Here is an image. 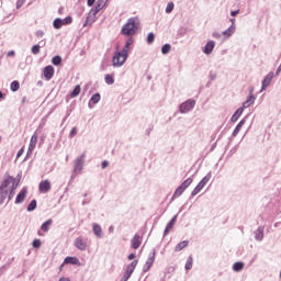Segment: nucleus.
<instances>
[{
  "instance_id": "f257e3e1",
  "label": "nucleus",
  "mask_w": 281,
  "mask_h": 281,
  "mask_svg": "<svg viewBox=\"0 0 281 281\" xmlns=\"http://www.w3.org/2000/svg\"><path fill=\"white\" fill-rule=\"evenodd\" d=\"M139 30H142V21L138 16H132L122 26L121 34L123 36H127L128 38H133V36H135Z\"/></svg>"
},
{
  "instance_id": "f03ea898",
  "label": "nucleus",
  "mask_w": 281,
  "mask_h": 281,
  "mask_svg": "<svg viewBox=\"0 0 281 281\" xmlns=\"http://www.w3.org/2000/svg\"><path fill=\"white\" fill-rule=\"evenodd\" d=\"M106 1L109 0L97 1V4L89 11L86 22L83 23V27H86V25H93V23H95V15L98 12H100V10L106 7Z\"/></svg>"
},
{
  "instance_id": "7ed1b4c3",
  "label": "nucleus",
  "mask_w": 281,
  "mask_h": 281,
  "mask_svg": "<svg viewBox=\"0 0 281 281\" xmlns=\"http://www.w3.org/2000/svg\"><path fill=\"white\" fill-rule=\"evenodd\" d=\"M71 23H74V18H71V15H68L65 19L56 18L53 21V27L55 30H60L63 25H71Z\"/></svg>"
},
{
  "instance_id": "20e7f679",
  "label": "nucleus",
  "mask_w": 281,
  "mask_h": 281,
  "mask_svg": "<svg viewBox=\"0 0 281 281\" xmlns=\"http://www.w3.org/2000/svg\"><path fill=\"white\" fill-rule=\"evenodd\" d=\"M194 106H196V101L194 99H189L179 105V111L182 114L190 113Z\"/></svg>"
},
{
  "instance_id": "39448f33",
  "label": "nucleus",
  "mask_w": 281,
  "mask_h": 281,
  "mask_svg": "<svg viewBox=\"0 0 281 281\" xmlns=\"http://www.w3.org/2000/svg\"><path fill=\"white\" fill-rule=\"evenodd\" d=\"M85 159H87V153H82L75 159L74 172L80 173L85 168Z\"/></svg>"
},
{
  "instance_id": "423d86ee",
  "label": "nucleus",
  "mask_w": 281,
  "mask_h": 281,
  "mask_svg": "<svg viewBox=\"0 0 281 281\" xmlns=\"http://www.w3.org/2000/svg\"><path fill=\"white\" fill-rule=\"evenodd\" d=\"M156 254H157V250H155V248H153L145 265L143 266V273H148V271H150V268L153 267V265H155Z\"/></svg>"
},
{
  "instance_id": "0eeeda50",
  "label": "nucleus",
  "mask_w": 281,
  "mask_h": 281,
  "mask_svg": "<svg viewBox=\"0 0 281 281\" xmlns=\"http://www.w3.org/2000/svg\"><path fill=\"white\" fill-rule=\"evenodd\" d=\"M126 63V59H124V54L121 52H116L112 58L113 67H122Z\"/></svg>"
},
{
  "instance_id": "6e6552de",
  "label": "nucleus",
  "mask_w": 281,
  "mask_h": 281,
  "mask_svg": "<svg viewBox=\"0 0 281 281\" xmlns=\"http://www.w3.org/2000/svg\"><path fill=\"white\" fill-rule=\"evenodd\" d=\"M10 183H16V179H14V177L10 176V173L5 172L3 180L0 184V190H5V188H8V186H10Z\"/></svg>"
},
{
  "instance_id": "1a4fd4ad",
  "label": "nucleus",
  "mask_w": 281,
  "mask_h": 281,
  "mask_svg": "<svg viewBox=\"0 0 281 281\" xmlns=\"http://www.w3.org/2000/svg\"><path fill=\"white\" fill-rule=\"evenodd\" d=\"M38 190H40L41 194H47V192H49V190H52V182H49V180L41 181L38 184Z\"/></svg>"
},
{
  "instance_id": "9d476101",
  "label": "nucleus",
  "mask_w": 281,
  "mask_h": 281,
  "mask_svg": "<svg viewBox=\"0 0 281 281\" xmlns=\"http://www.w3.org/2000/svg\"><path fill=\"white\" fill-rule=\"evenodd\" d=\"M27 196V187H23L15 198V205H21Z\"/></svg>"
},
{
  "instance_id": "9b49d317",
  "label": "nucleus",
  "mask_w": 281,
  "mask_h": 281,
  "mask_svg": "<svg viewBox=\"0 0 281 281\" xmlns=\"http://www.w3.org/2000/svg\"><path fill=\"white\" fill-rule=\"evenodd\" d=\"M131 45H133V37H127V40L125 41V45L121 50V54H123L124 60L128 58V49H131Z\"/></svg>"
},
{
  "instance_id": "f8f14e48",
  "label": "nucleus",
  "mask_w": 281,
  "mask_h": 281,
  "mask_svg": "<svg viewBox=\"0 0 281 281\" xmlns=\"http://www.w3.org/2000/svg\"><path fill=\"white\" fill-rule=\"evenodd\" d=\"M273 71H270L262 80L261 82V91L267 90V88L269 87V85H271V80H273Z\"/></svg>"
},
{
  "instance_id": "ddd939ff",
  "label": "nucleus",
  "mask_w": 281,
  "mask_h": 281,
  "mask_svg": "<svg viewBox=\"0 0 281 281\" xmlns=\"http://www.w3.org/2000/svg\"><path fill=\"white\" fill-rule=\"evenodd\" d=\"M255 240L262 243L265 240V226H259L255 232Z\"/></svg>"
},
{
  "instance_id": "4468645a",
  "label": "nucleus",
  "mask_w": 281,
  "mask_h": 281,
  "mask_svg": "<svg viewBox=\"0 0 281 281\" xmlns=\"http://www.w3.org/2000/svg\"><path fill=\"white\" fill-rule=\"evenodd\" d=\"M75 247L79 249V251H87V241H85L82 237H77L75 239Z\"/></svg>"
},
{
  "instance_id": "2eb2a0df",
  "label": "nucleus",
  "mask_w": 281,
  "mask_h": 281,
  "mask_svg": "<svg viewBox=\"0 0 281 281\" xmlns=\"http://www.w3.org/2000/svg\"><path fill=\"white\" fill-rule=\"evenodd\" d=\"M214 47H216V42L209 41L203 48V54H206V56H210V54L214 52Z\"/></svg>"
},
{
  "instance_id": "dca6fc26",
  "label": "nucleus",
  "mask_w": 281,
  "mask_h": 281,
  "mask_svg": "<svg viewBox=\"0 0 281 281\" xmlns=\"http://www.w3.org/2000/svg\"><path fill=\"white\" fill-rule=\"evenodd\" d=\"M247 122V117H244L239 121V123L236 125L235 130L232 133V137H237L238 134L240 133V130L243 128V126H245Z\"/></svg>"
},
{
  "instance_id": "f3484780",
  "label": "nucleus",
  "mask_w": 281,
  "mask_h": 281,
  "mask_svg": "<svg viewBox=\"0 0 281 281\" xmlns=\"http://www.w3.org/2000/svg\"><path fill=\"white\" fill-rule=\"evenodd\" d=\"M44 78L46 80H52V78H54V66L48 65L44 68Z\"/></svg>"
},
{
  "instance_id": "a211bd4d",
  "label": "nucleus",
  "mask_w": 281,
  "mask_h": 281,
  "mask_svg": "<svg viewBox=\"0 0 281 281\" xmlns=\"http://www.w3.org/2000/svg\"><path fill=\"white\" fill-rule=\"evenodd\" d=\"M36 144H38V135H36V133H34L31 136V140H30V144H29V153L34 151V148H36Z\"/></svg>"
},
{
  "instance_id": "6ab92c4d",
  "label": "nucleus",
  "mask_w": 281,
  "mask_h": 281,
  "mask_svg": "<svg viewBox=\"0 0 281 281\" xmlns=\"http://www.w3.org/2000/svg\"><path fill=\"white\" fill-rule=\"evenodd\" d=\"M131 243L133 249H139V246L142 245V237L139 236V234H135Z\"/></svg>"
},
{
  "instance_id": "aec40b11",
  "label": "nucleus",
  "mask_w": 281,
  "mask_h": 281,
  "mask_svg": "<svg viewBox=\"0 0 281 281\" xmlns=\"http://www.w3.org/2000/svg\"><path fill=\"white\" fill-rule=\"evenodd\" d=\"M139 261L136 259L134 261H132L131 263H128L125 268V273L130 274V276H133V272L135 271L136 267H137V263Z\"/></svg>"
},
{
  "instance_id": "412c9836",
  "label": "nucleus",
  "mask_w": 281,
  "mask_h": 281,
  "mask_svg": "<svg viewBox=\"0 0 281 281\" xmlns=\"http://www.w3.org/2000/svg\"><path fill=\"white\" fill-rule=\"evenodd\" d=\"M255 102L256 95H248L246 101L243 103V106H240V109L245 111V109H249V106H251V104H254Z\"/></svg>"
},
{
  "instance_id": "4be33fe9",
  "label": "nucleus",
  "mask_w": 281,
  "mask_h": 281,
  "mask_svg": "<svg viewBox=\"0 0 281 281\" xmlns=\"http://www.w3.org/2000/svg\"><path fill=\"white\" fill-rule=\"evenodd\" d=\"M102 99V97L100 95V93H94L91 98H90V100H89V102H88V106H89V109H93V105L92 104H98V102H100V100Z\"/></svg>"
},
{
  "instance_id": "5701e85b",
  "label": "nucleus",
  "mask_w": 281,
  "mask_h": 281,
  "mask_svg": "<svg viewBox=\"0 0 281 281\" xmlns=\"http://www.w3.org/2000/svg\"><path fill=\"white\" fill-rule=\"evenodd\" d=\"M92 229H93V234L94 236H97V238H102V236H104L103 232H102V226H100V224H92Z\"/></svg>"
},
{
  "instance_id": "b1692460",
  "label": "nucleus",
  "mask_w": 281,
  "mask_h": 281,
  "mask_svg": "<svg viewBox=\"0 0 281 281\" xmlns=\"http://www.w3.org/2000/svg\"><path fill=\"white\" fill-rule=\"evenodd\" d=\"M64 265H77L80 267V259H78V257H66L64 259Z\"/></svg>"
},
{
  "instance_id": "393cba45",
  "label": "nucleus",
  "mask_w": 281,
  "mask_h": 281,
  "mask_svg": "<svg viewBox=\"0 0 281 281\" xmlns=\"http://www.w3.org/2000/svg\"><path fill=\"white\" fill-rule=\"evenodd\" d=\"M244 111H245V110H244L243 108H238V109L235 111V113L232 115L231 122H232L233 124H236V121H237V120H240V115H243Z\"/></svg>"
},
{
  "instance_id": "a878e982",
  "label": "nucleus",
  "mask_w": 281,
  "mask_h": 281,
  "mask_svg": "<svg viewBox=\"0 0 281 281\" xmlns=\"http://www.w3.org/2000/svg\"><path fill=\"white\" fill-rule=\"evenodd\" d=\"M236 32V24H231L228 29H226L222 34L226 38H229V36H233Z\"/></svg>"
},
{
  "instance_id": "bb28decb",
  "label": "nucleus",
  "mask_w": 281,
  "mask_h": 281,
  "mask_svg": "<svg viewBox=\"0 0 281 281\" xmlns=\"http://www.w3.org/2000/svg\"><path fill=\"white\" fill-rule=\"evenodd\" d=\"M183 192H186V189L180 184L176 189L175 193L172 194L171 201H175L176 199H179V196H181V194H183Z\"/></svg>"
},
{
  "instance_id": "cd10ccee",
  "label": "nucleus",
  "mask_w": 281,
  "mask_h": 281,
  "mask_svg": "<svg viewBox=\"0 0 281 281\" xmlns=\"http://www.w3.org/2000/svg\"><path fill=\"white\" fill-rule=\"evenodd\" d=\"M189 245H190V241H189V240L180 241L178 245H176L175 251H176V252H178V251H183V249H186V247H188Z\"/></svg>"
},
{
  "instance_id": "c85d7f7f",
  "label": "nucleus",
  "mask_w": 281,
  "mask_h": 281,
  "mask_svg": "<svg viewBox=\"0 0 281 281\" xmlns=\"http://www.w3.org/2000/svg\"><path fill=\"white\" fill-rule=\"evenodd\" d=\"M16 188H19V182H13L11 186V189L9 191L8 203H10V201H12L14 193L16 192Z\"/></svg>"
},
{
  "instance_id": "c756f323",
  "label": "nucleus",
  "mask_w": 281,
  "mask_h": 281,
  "mask_svg": "<svg viewBox=\"0 0 281 281\" xmlns=\"http://www.w3.org/2000/svg\"><path fill=\"white\" fill-rule=\"evenodd\" d=\"M245 269V262L237 261L233 265V271H236V273H239V271H243Z\"/></svg>"
},
{
  "instance_id": "7c9ffc66",
  "label": "nucleus",
  "mask_w": 281,
  "mask_h": 281,
  "mask_svg": "<svg viewBox=\"0 0 281 281\" xmlns=\"http://www.w3.org/2000/svg\"><path fill=\"white\" fill-rule=\"evenodd\" d=\"M9 198V193L7 189L0 190V205H3L5 203V200Z\"/></svg>"
},
{
  "instance_id": "2f4dec72",
  "label": "nucleus",
  "mask_w": 281,
  "mask_h": 281,
  "mask_svg": "<svg viewBox=\"0 0 281 281\" xmlns=\"http://www.w3.org/2000/svg\"><path fill=\"white\" fill-rule=\"evenodd\" d=\"M52 223H54V221L52 218L47 220L46 222H44L41 225V229L42 232H49V226L52 225Z\"/></svg>"
},
{
  "instance_id": "473e14b6",
  "label": "nucleus",
  "mask_w": 281,
  "mask_h": 281,
  "mask_svg": "<svg viewBox=\"0 0 281 281\" xmlns=\"http://www.w3.org/2000/svg\"><path fill=\"white\" fill-rule=\"evenodd\" d=\"M80 91H82V88H80V85H77L70 92V98H78L80 95Z\"/></svg>"
},
{
  "instance_id": "72a5a7b5",
  "label": "nucleus",
  "mask_w": 281,
  "mask_h": 281,
  "mask_svg": "<svg viewBox=\"0 0 281 281\" xmlns=\"http://www.w3.org/2000/svg\"><path fill=\"white\" fill-rule=\"evenodd\" d=\"M52 64L55 65V67L63 65V57H60V55L54 56L52 58Z\"/></svg>"
},
{
  "instance_id": "f704fd0d",
  "label": "nucleus",
  "mask_w": 281,
  "mask_h": 281,
  "mask_svg": "<svg viewBox=\"0 0 281 281\" xmlns=\"http://www.w3.org/2000/svg\"><path fill=\"white\" fill-rule=\"evenodd\" d=\"M19 89H21V83L16 80L12 81L10 85V90L15 93V91H19Z\"/></svg>"
},
{
  "instance_id": "c9c22d12",
  "label": "nucleus",
  "mask_w": 281,
  "mask_h": 281,
  "mask_svg": "<svg viewBox=\"0 0 281 281\" xmlns=\"http://www.w3.org/2000/svg\"><path fill=\"white\" fill-rule=\"evenodd\" d=\"M193 262L194 259L192 258V256H189L184 266L186 271H190V269H192Z\"/></svg>"
},
{
  "instance_id": "e433bc0d",
  "label": "nucleus",
  "mask_w": 281,
  "mask_h": 281,
  "mask_svg": "<svg viewBox=\"0 0 281 281\" xmlns=\"http://www.w3.org/2000/svg\"><path fill=\"white\" fill-rule=\"evenodd\" d=\"M37 205H38V203L36 202V200H32L26 207L27 212H34V210H36Z\"/></svg>"
},
{
  "instance_id": "4c0bfd02",
  "label": "nucleus",
  "mask_w": 281,
  "mask_h": 281,
  "mask_svg": "<svg viewBox=\"0 0 281 281\" xmlns=\"http://www.w3.org/2000/svg\"><path fill=\"white\" fill-rule=\"evenodd\" d=\"M172 49V46L170 44H164L161 47V54H170V50Z\"/></svg>"
},
{
  "instance_id": "58836bf2",
  "label": "nucleus",
  "mask_w": 281,
  "mask_h": 281,
  "mask_svg": "<svg viewBox=\"0 0 281 281\" xmlns=\"http://www.w3.org/2000/svg\"><path fill=\"white\" fill-rule=\"evenodd\" d=\"M104 80L105 85H115V79L113 78V75H105Z\"/></svg>"
},
{
  "instance_id": "ea45409f",
  "label": "nucleus",
  "mask_w": 281,
  "mask_h": 281,
  "mask_svg": "<svg viewBox=\"0 0 281 281\" xmlns=\"http://www.w3.org/2000/svg\"><path fill=\"white\" fill-rule=\"evenodd\" d=\"M192 178H188L187 180H184L180 186L184 189L188 190V188H190V186H192Z\"/></svg>"
},
{
  "instance_id": "a19ab883",
  "label": "nucleus",
  "mask_w": 281,
  "mask_h": 281,
  "mask_svg": "<svg viewBox=\"0 0 281 281\" xmlns=\"http://www.w3.org/2000/svg\"><path fill=\"white\" fill-rule=\"evenodd\" d=\"M31 52L32 54H34V56H36L37 54H41V45L38 44L33 45L31 48Z\"/></svg>"
},
{
  "instance_id": "79ce46f5",
  "label": "nucleus",
  "mask_w": 281,
  "mask_h": 281,
  "mask_svg": "<svg viewBox=\"0 0 281 281\" xmlns=\"http://www.w3.org/2000/svg\"><path fill=\"white\" fill-rule=\"evenodd\" d=\"M177 216H178V215H175V216L169 221V223L167 224V228L172 229V228L175 227V223H177Z\"/></svg>"
},
{
  "instance_id": "37998d69",
  "label": "nucleus",
  "mask_w": 281,
  "mask_h": 281,
  "mask_svg": "<svg viewBox=\"0 0 281 281\" xmlns=\"http://www.w3.org/2000/svg\"><path fill=\"white\" fill-rule=\"evenodd\" d=\"M155 43V33H148L147 35V44L153 45Z\"/></svg>"
},
{
  "instance_id": "c03bdc74",
  "label": "nucleus",
  "mask_w": 281,
  "mask_h": 281,
  "mask_svg": "<svg viewBox=\"0 0 281 281\" xmlns=\"http://www.w3.org/2000/svg\"><path fill=\"white\" fill-rule=\"evenodd\" d=\"M175 10V3L173 2H169L166 7V13L170 14V12H172Z\"/></svg>"
},
{
  "instance_id": "a18cd8bd",
  "label": "nucleus",
  "mask_w": 281,
  "mask_h": 281,
  "mask_svg": "<svg viewBox=\"0 0 281 281\" xmlns=\"http://www.w3.org/2000/svg\"><path fill=\"white\" fill-rule=\"evenodd\" d=\"M32 245L34 249H41L42 241L41 239H34Z\"/></svg>"
},
{
  "instance_id": "49530a36",
  "label": "nucleus",
  "mask_w": 281,
  "mask_h": 281,
  "mask_svg": "<svg viewBox=\"0 0 281 281\" xmlns=\"http://www.w3.org/2000/svg\"><path fill=\"white\" fill-rule=\"evenodd\" d=\"M201 189L199 184H196V187L193 189V191L191 192V198L196 196V194H199V192H201Z\"/></svg>"
},
{
  "instance_id": "de8ad7c7",
  "label": "nucleus",
  "mask_w": 281,
  "mask_h": 281,
  "mask_svg": "<svg viewBox=\"0 0 281 281\" xmlns=\"http://www.w3.org/2000/svg\"><path fill=\"white\" fill-rule=\"evenodd\" d=\"M69 115H71V110L70 109H68L66 111V115H65V117L61 121V126L65 124V122H67V119L69 117Z\"/></svg>"
},
{
  "instance_id": "09e8293b",
  "label": "nucleus",
  "mask_w": 281,
  "mask_h": 281,
  "mask_svg": "<svg viewBox=\"0 0 281 281\" xmlns=\"http://www.w3.org/2000/svg\"><path fill=\"white\" fill-rule=\"evenodd\" d=\"M210 179H212V171L206 173V177L202 180L204 183H210Z\"/></svg>"
},
{
  "instance_id": "8fccbe9b",
  "label": "nucleus",
  "mask_w": 281,
  "mask_h": 281,
  "mask_svg": "<svg viewBox=\"0 0 281 281\" xmlns=\"http://www.w3.org/2000/svg\"><path fill=\"white\" fill-rule=\"evenodd\" d=\"M76 135H78V130L76 127H72L69 133V137H76Z\"/></svg>"
},
{
  "instance_id": "3c124183",
  "label": "nucleus",
  "mask_w": 281,
  "mask_h": 281,
  "mask_svg": "<svg viewBox=\"0 0 281 281\" xmlns=\"http://www.w3.org/2000/svg\"><path fill=\"white\" fill-rule=\"evenodd\" d=\"M35 36L37 38H43V36H45V32H43L42 30H38V31L35 32Z\"/></svg>"
},
{
  "instance_id": "603ef678",
  "label": "nucleus",
  "mask_w": 281,
  "mask_h": 281,
  "mask_svg": "<svg viewBox=\"0 0 281 281\" xmlns=\"http://www.w3.org/2000/svg\"><path fill=\"white\" fill-rule=\"evenodd\" d=\"M132 274H128L127 272L123 273V277L121 278V281H128L131 279Z\"/></svg>"
},
{
  "instance_id": "864d4df0",
  "label": "nucleus",
  "mask_w": 281,
  "mask_h": 281,
  "mask_svg": "<svg viewBox=\"0 0 281 281\" xmlns=\"http://www.w3.org/2000/svg\"><path fill=\"white\" fill-rule=\"evenodd\" d=\"M24 4H25V0H18L16 1V9L19 10V9L23 8Z\"/></svg>"
},
{
  "instance_id": "5fc2aeb1",
  "label": "nucleus",
  "mask_w": 281,
  "mask_h": 281,
  "mask_svg": "<svg viewBox=\"0 0 281 281\" xmlns=\"http://www.w3.org/2000/svg\"><path fill=\"white\" fill-rule=\"evenodd\" d=\"M21 177H23V172H19L18 175H16V177L14 178L15 179V183H18V186H19V183H21Z\"/></svg>"
},
{
  "instance_id": "6e6d98bb",
  "label": "nucleus",
  "mask_w": 281,
  "mask_h": 281,
  "mask_svg": "<svg viewBox=\"0 0 281 281\" xmlns=\"http://www.w3.org/2000/svg\"><path fill=\"white\" fill-rule=\"evenodd\" d=\"M101 168H102V170H104V168H109V160H103L101 162Z\"/></svg>"
},
{
  "instance_id": "4d7b16f0",
  "label": "nucleus",
  "mask_w": 281,
  "mask_h": 281,
  "mask_svg": "<svg viewBox=\"0 0 281 281\" xmlns=\"http://www.w3.org/2000/svg\"><path fill=\"white\" fill-rule=\"evenodd\" d=\"M209 78H210V80H216V72L211 71L209 74Z\"/></svg>"
},
{
  "instance_id": "13d9d810",
  "label": "nucleus",
  "mask_w": 281,
  "mask_h": 281,
  "mask_svg": "<svg viewBox=\"0 0 281 281\" xmlns=\"http://www.w3.org/2000/svg\"><path fill=\"white\" fill-rule=\"evenodd\" d=\"M240 14V10L231 11V16H238Z\"/></svg>"
},
{
  "instance_id": "bf43d9fd",
  "label": "nucleus",
  "mask_w": 281,
  "mask_h": 281,
  "mask_svg": "<svg viewBox=\"0 0 281 281\" xmlns=\"http://www.w3.org/2000/svg\"><path fill=\"white\" fill-rule=\"evenodd\" d=\"M212 36H213V38H221V33H218V32H213V34H212Z\"/></svg>"
},
{
  "instance_id": "052dcab7",
  "label": "nucleus",
  "mask_w": 281,
  "mask_h": 281,
  "mask_svg": "<svg viewBox=\"0 0 281 281\" xmlns=\"http://www.w3.org/2000/svg\"><path fill=\"white\" fill-rule=\"evenodd\" d=\"M94 3H95V0H88L87 1L88 8H91L92 5H94Z\"/></svg>"
},
{
  "instance_id": "680f3d73",
  "label": "nucleus",
  "mask_w": 281,
  "mask_h": 281,
  "mask_svg": "<svg viewBox=\"0 0 281 281\" xmlns=\"http://www.w3.org/2000/svg\"><path fill=\"white\" fill-rule=\"evenodd\" d=\"M198 186L203 190L207 186L203 180H201Z\"/></svg>"
},
{
  "instance_id": "e2e57ef3",
  "label": "nucleus",
  "mask_w": 281,
  "mask_h": 281,
  "mask_svg": "<svg viewBox=\"0 0 281 281\" xmlns=\"http://www.w3.org/2000/svg\"><path fill=\"white\" fill-rule=\"evenodd\" d=\"M198 186L203 190L207 186L203 180H201Z\"/></svg>"
},
{
  "instance_id": "0e129e2a",
  "label": "nucleus",
  "mask_w": 281,
  "mask_h": 281,
  "mask_svg": "<svg viewBox=\"0 0 281 281\" xmlns=\"http://www.w3.org/2000/svg\"><path fill=\"white\" fill-rule=\"evenodd\" d=\"M135 258H136V255L134 252L130 254L127 257L128 260H135Z\"/></svg>"
},
{
  "instance_id": "69168bd1",
  "label": "nucleus",
  "mask_w": 281,
  "mask_h": 281,
  "mask_svg": "<svg viewBox=\"0 0 281 281\" xmlns=\"http://www.w3.org/2000/svg\"><path fill=\"white\" fill-rule=\"evenodd\" d=\"M23 153H24V149L21 148V149L18 151V154H16V159H19V157H21V156L23 155Z\"/></svg>"
},
{
  "instance_id": "338daca9",
  "label": "nucleus",
  "mask_w": 281,
  "mask_h": 281,
  "mask_svg": "<svg viewBox=\"0 0 281 281\" xmlns=\"http://www.w3.org/2000/svg\"><path fill=\"white\" fill-rule=\"evenodd\" d=\"M237 150H238V147H233V148L229 150L228 155H234V153H236Z\"/></svg>"
},
{
  "instance_id": "774afa93",
  "label": "nucleus",
  "mask_w": 281,
  "mask_h": 281,
  "mask_svg": "<svg viewBox=\"0 0 281 281\" xmlns=\"http://www.w3.org/2000/svg\"><path fill=\"white\" fill-rule=\"evenodd\" d=\"M59 281H71V280H69V278L61 277V278L59 279Z\"/></svg>"
}]
</instances>
